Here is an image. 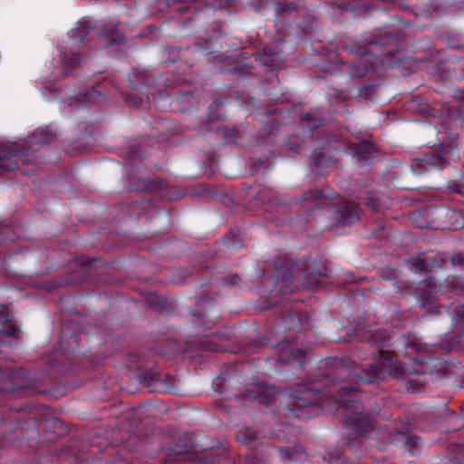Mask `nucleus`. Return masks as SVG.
I'll list each match as a JSON object with an SVG mask.
<instances>
[{
  "label": "nucleus",
  "mask_w": 464,
  "mask_h": 464,
  "mask_svg": "<svg viewBox=\"0 0 464 464\" xmlns=\"http://www.w3.org/2000/svg\"><path fill=\"white\" fill-rule=\"evenodd\" d=\"M425 286L427 287V290H425V293L423 294L424 299H428L429 296L437 294V285L431 281L427 282Z\"/></svg>",
  "instance_id": "obj_16"
},
{
  "label": "nucleus",
  "mask_w": 464,
  "mask_h": 464,
  "mask_svg": "<svg viewBox=\"0 0 464 464\" xmlns=\"http://www.w3.org/2000/svg\"><path fill=\"white\" fill-rule=\"evenodd\" d=\"M357 154H358V156H359L360 158H362V159H365V158H366V157L363 155V153H362V152H361V150H359V151L357 152Z\"/></svg>",
  "instance_id": "obj_23"
},
{
  "label": "nucleus",
  "mask_w": 464,
  "mask_h": 464,
  "mask_svg": "<svg viewBox=\"0 0 464 464\" xmlns=\"http://www.w3.org/2000/svg\"><path fill=\"white\" fill-rule=\"evenodd\" d=\"M368 341L375 345H382L386 340L390 338L388 333L385 330H371L368 337H365Z\"/></svg>",
  "instance_id": "obj_13"
},
{
  "label": "nucleus",
  "mask_w": 464,
  "mask_h": 464,
  "mask_svg": "<svg viewBox=\"0 0 464 464\" xmlns=\"http://www.w3.org/2000/svg\"><path fill=\"white\" fill-rule=\"evenodd\" d=\"M308 196L307 198H328L329 194L326 191L319 192V191H312L306 194Z\"/></svg>",
  "instance_id": "obj_20"
},
{
  "label": "nucleus",
  "mask_w": 464,
  "mask_h": 464,
  "mask_svg": "<svg viewBox=\"0 0 464 464\" xmlns=\"http://www.w3.org/2000/svg\"><path fill=\"white\" fill-rule=\"evenodd\" d=\"M315 395L316 394L313 390H307L302 396L295 398L294 406L300 410H305L307 407L314 405H318L321 408L326 407V403L321 402L317 398H315Z\"/></svg>",
  "instance_id": "obj_5"
},
{
  "label": "nucleus",
  "mask_w": 464,
  "mask_h": 464,
  "mask_svg": "<svg viewBox=\"0 0 464 464\" xmlns=\"http://www.w3.org/2000/svg\"><path fill=\"white\" fill-rule=\"evenodd\" d=\"M454 320L456 322H464V305L458 306L455 308Z\"/></svg>",
  "instance_id": "obj_18"
},
{
  "label": "nucleus",
  "mask_w": 464,
  "mask_h": 464,
  "mask_svg": "<svg viewBox=\"0 0 464 464\" xmlns=\"http://www.w3.org/2000/svg\"><path fill=\"white\" fill-rule=\"evenodd\" d=\"M370 60L377 62L379 59L376 56L371 55L368 52H364L360 57L359 62L351 66V75L355 78L363 77L366 72L370 69V66L366 64L370 63Z\"/></svg>",
  "instance_id": "obj_6"
},
{
  "label": "nucleus",
  "mask_w": 464,
  "mask_h": 464,
  "mask_svg": "<svg viewBox=\"0 0 464 464\" xmlns=\"http://www.w3.org/2000/svg\"><path fill=\"white\" fill-rule=\"evenodd\" d=\"M62 65L60 68L55 67L57 72L55 73V78L57 76L64 77L67 74V71L70 68H73L80 63V57L77 54H73L72 58H67L63 53H61Z\"/></svg>",
  "instance_id": "obj_10"
},
{
  "label": "nucleus",
  "mask_w": 464,
  "mask_h": 464,
  "mask_svg": "<svg viewBox=\"0 0 464 464\" xmlns=\"http://www.w3.org/2000/svg\"><path fill=\"white\" fill-rule=\"evenodd\" d=\"M17 332L16 326L9 319H0V334L7 336H16Z\"/></svg>",
  "instance_id": "obj_15"
},
{
  "label": "nucleus",
  "mask_w": 464,
  "mask_h": 464,
  "mask_svg": "<svg viewBox=\"0 0 464 464\" xmlns=\"http://www.w3.org/2000/svg\"><path fill=\"white\" fill-rule=\"evenodd\" d=\"M342 456L340 449H336L329 453V462L331 464H339Z\"/></svg>",
  "instance_id": "obj_17"
},
{
  "label": "nucleus",
  "mask_w": 464,
  "mask_h": 464,
  "mask_svg": "<svg viewBox=\"0 0 464 464\" xmlns=\"http://www.w3.org/2000/svg\"><path fill=\"white\" fill-rule=\"evenodd\" d=\"M232 237V235H228L227 237H226V241H227V244L229 246H234V243L230 242V237Z\"/></svg>",
  "instance_id": "obj_22"
},
{
  "label": "nucleus",
  "mask_w": 464,
  "mask_h": 464,
  "mask_svg": "<svg viewBox=\"0 0 464 464\" xmlns=\"http://www.w3.org/2000/svg\"><path fill=\"white\" fill-rule=\"evenodd\" d=\"M453 266H464V253L458 254L451 258Z\"/></svg>",
  "instance_id": "obj_19"
},
{
  "label": "nucleus",
  "mask_w": 464,
  "mask_h": 464,
  "mask_svg": "<svg viewBox=\"0 0 464 464\" xmlns=\"http://www.w3.org/2000/svg\"><path fill=\"white\" fill-rule=\"evenodd\" d=\"M298 417H301V418H306V417H308V416L304 413V411H302V413H301V414H299V415H298Z\"/></svg>",
  "instance_id": "obj_24"
},
{
  "label": "nucleus",
  "mask_w": 464,
  "mask_h": 464,
  "mask_svg": "<svg viewBox=\"0 0 464 464\" xmlns=\"http://www.w3.org/2000/svg\"><path fill=\"white\" fill-rule=\"evenodd\" d=\"M55 134L49 130L39 129L34 134L21 142L0 143V175L14 170L17 168V159L27 160V148L38 143H50Z\"/></svg>",
  "instance_id": "obj_2"
},
{
  "label": "nucleus",
  "mask_w": 464,
  "mask_h": 464,
  "mask_svg": "<svg viewBox=\"0 0 464 464\" xmlns=\"http://www.w3.org/2000/svg\"><path fill=\"white\" fill-rule=\"evenodd\" d=\"M257 391H249L247 397L258 399L263 403H268L272 396L275 395L276 390L272 386H256Z\"/></svg>",
  "instance_id": "obj_9"
},
{
  "label": "nucleus",
  "mask_w": 464,
  "mask_h": 464,
  "mask_svg": "<svg viewBox=\"0 0 464 464\" xmlns=\"http://www.w3.org/2000/svg\"><path fill=\"white\" fill-rule=\"evenodd\" d=\"M302 355H303V352L300 349L296 348L295 351L294 350L291 351V355H290L289 359L294 358V357H299Z\"/></svg>",
  "instance_id": "obj_21"
},
{
  "label": "nucleus",
  "mask_w": 464,
  "mask_h": 464,
  "mask_svg": "<svg viewBox=\"0 0 464 464\" xmlns=\"http://www.w3.org/2000/svg\"><path fill=\"white\" fill-rule=\"evenodd\" d=\"M453 155V151L444 152L441 155H432L430 157L425 158L423 161L431 167L434 168H443L447 162L450 160V157Z\"/></svg>",
  "instance_id": "obj_11"
},
{
  "label": "nucleus",
  "mask_w": 464,
  "mask_h": 464,
  "mask_svg": "<svg viewBox=\"0 0 464 464\" xmlns=\"http://www.w3.org/2000/svg\"><path fill=\"white\" fill-rule=\"evenodd\" d=\"M335 218L343 224H353L359 218V207L353 202H345L344 206L336 211Z\"/></svg>",
  "instance_id": "obj_4"
},
{
  "label": "nucleus",
  "mask_w": 464,
  "mask_h": 464,
  "mask_svg": "<svg viewBox=\"0 0 464 464\" xmlns=\"http://www.w3.org/2000/svg\"><path fill=\"white\" fill-rule=\"evenodd\" d=\"M394 355L386 351H381L378 366L371 365L360 379L367 383L376 382L383 380L388 372L396 379H404L406 389L411 392H418L421 390L422 381L418 377L428 371L427 362L420 358H412L411 365L404 367Z\"/></svg>",
  "instance_id": "obj_1"
},
{
  "label": "nucleus",
  "mask_w": 464,
  "mask_h": 464,
  "mask_svg": "<svg viewBox=\"0 0 464 464\" xmlns=\"http://www.w3.org/2000/svg\"><path fill=\"white\" fill-rule=\"evenodd\" d=\"M434 349L433 345H428L426 343H422L420 340L415 337H412L409 340V342L405 344V353L407 355L411 356L413 353H430Z\"/></svg>",
  "instance_id": "obj_8"
},
{
  "label": "nucleus",
  "mask_w": 464,
  "mask_h": 464,
  "mask_svg": "<svg viewBox=\"0 0 464 464\" xmlns=\"http://www.w3.org/2000/svg\"><path fill=\"white\" fill-rule=\"evenodd\" d=\"M356 398V389L342 387L335 401L338 405L344 408V421L350 424L354 431L362 434L372 428V423L370 416L363 412V407Z\"/></svg>",
  "instance_id": "obj_3"
},
{
  "label": "nucleus",
  "mask_w": 464,
  "mask_h": 464,
  "mask_svg": "<svg viewBox=\"0 0 464 464\" xmlns=\"http://www.w3.org/2000/svg\"><path fill=\"white\" fill-rule=\"evenodd\" d=\"M440 212L442 216L448 218L449 219L454 220V223L450 224V226H445V227H449L453 230H457L461 227L463 218L460 213L448 208H441L440 209Z\"/></svg>",
  "instance_id": "obj_12"
},
{
  "label": "nucleus",
  "mask_w": 464,
  "mask_h": 464,
  "mask_svg": "<svg viewBox=\"0 0 464 464\" xmlns=\"http://www.w3.org/2000/svg\"><path fill=\"white\" fill-rule=\"evenodd\" d=\"M101 98L100 92H98L94 89H90L86 92L85 94L79 93L76 96V102L79 104H84L89 102H95Z\"/></svg>",
  "instance_id": "obj_14"
},
{
  "label": "nucleus",
  "mask_w": 464,
  "mask_h": 464,
  "mask_svg": "<svg viewBox=\"0 0 464 464\" xmlns=\"http://www.w3.org/2000/svg\"><path fill=\"white\" fill-rule=\"evenodd\" d=\"M90 22L88 20H81L77 23L75 28H73L69 35L71 40L75 44H82L84 41V38L89 34L90 31Z\"/></svg>",
  "instance_id": "obj_7"
}]
</instances>
